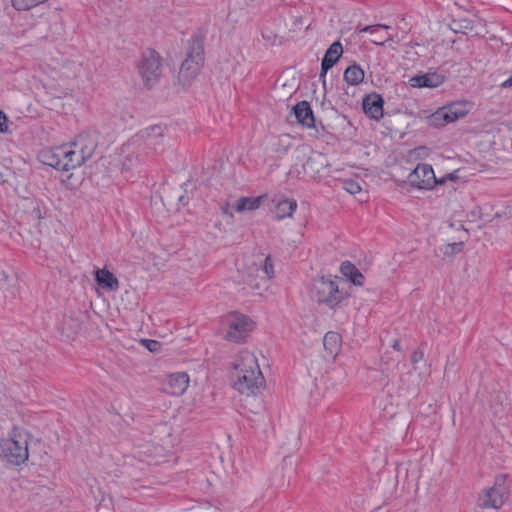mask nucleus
I'll return each instance as SVG.
<instances>
[{
	"label": "nucleus",
	"instance_id": "2eb2a0df",
	"mask_svg": "<svg viewBox=\"0 0 512 512\" xmlns=\"http://www.w3.org/2000/svg\"><path fill=\"white\" fill-rule=\"evenodd\" d=\"M295 117L299 124L312 128L315 123V118L310 104L307 101H302L293 107Z\"/></svg>",
	"mask_w": 512,
	"mask_h": 512
},
{
	"label": "nucleus",
	"instance_id": "393cba45",
	"mask_svg": "<svg viewBox=\"0 0 512 512\" xmlns=\"http://www.w3.org/2000/svg\"><path fill=\"white\" fill-rule=\"evenodd\" d=\"M363 79L364 71L358 65H351L344 72V80L350 85H358Z\"/></svg>",
	"mask_w": 512,
	"mask_h": 512
},
{
	"label": "nucleus",
	"instance_id": "f257e3e1",
	"mask_svg": "<svg viewBox=\"0 0 512 512\" xmlns=\"http://www.w3.org/2000/svg\"><path fill=\"white\" fill-rule=\"evenodd\" d=\"M231 380L234 389L243 395L251 396L260 392L264 385V377L252 352L243 350L235 356Z\"/></svg>",
	"mask_w": 512,
	"mask_h": 512
},
{
	"label": "nucleus",
	"instance_id": "f3484780",
	"mask_svg": "<svg viewBox=\"0 0 512 512\" xmlns=\"http://www.w3.org/2000/svg\"><path fill=\"white\" fill-rule=\"evenodd\" d=\"M444 82V77L438 73L417 75L410 79L412 87L436 88Z\"/></svg>",
	"mask_w": 512,
	"mask_h": 512
},
{
	"label": "nucleus",
	"instance_id": "72a5a7b5",
	"mask_svg": "<svg viewBox=\"0 0 512 512\" xmlns=\"http://www.w3.org/2000/svg\"><path fill=\"white\" fill-rule=\"evenodd\" d=\"M297 207V203L295 200H290V216L292 215L293 211H295Z\"/></svg>",
	"mask_w": 512,
	"mask_h": 512
},
{
	"label": "nucleus",
	"instance_id": "4be33fe9",
	"mask_svg": "<svg viewBox=\"0 0 512 512\" xmlns=\"http://www.w3.org/2000/svg\"><path fill=\"white\" fill-rule=\"evenodd\" d=\"M340 271L354 285L362 286L364 284L363 274L356 268L354 264L345 261L341 264Z\"/></svg>",
	"mask_w": 512,
	"mask_h": 512
},
{
	"label": "nucleus",
	"instance_id": "412c9836",
	"mask_svg": "<svg viewBox=\"0 0 512 512\" xmlns=\"http://www.w3.org/2000/svg\"><path fill=\"white\" fill-rule=\"evenodd\" d=\"M272 213L278 220L284 219L288 215V200L283 193L275 194L272 199Z\"/></svg>",
	"mask_w": 512,
	"mask_h": 512
},
{
	"label": "nucleus",
	"instance_id": "6e6552de",
	"mask_svg": "<svg viewBox=\"0 0 512 512\" xmlns=\"http://www.w3.org/2000/svg\"><path fill=\"white\" fill-rule=\"evenodd\" d=\"M139 75L147 87L153 86L161 77L162 61L154 50L146 51L137 65Z\"/></svg>",
	"mask_w": 512,
	"mask_h": 512
},
{
	"label": "nucleus",
	"instance_id": "6ab92c4d",
	"mask_svg": "<svg viewBox=\"0 0 512 512\" xmlns=\"http://www.w3.org/2000/svg\"><path fill=\"white\" fill-rule=\"evenodd\" d=\"M95 279L98 285L101 286L102 288L111 291H116L119 288L118 279L109 270L97 269L95 271Z\"/></svg>",
	"mask_w": 512,
	"mask_h": 512
},
{
	"label": "nucleus",
	"instance_id": "bb28decb",
	"mask_svg": "<svg viewBox=\"0 0 512 512\" xmlns=\"http://www.w3.org/2000/svg\"><path fill=\"white\" fill-rule=\"evenodd\" d=\"M47 0H11L12 6L17 11H28Z\"/></svg>",
	"mask_w": 512,
	"mask_h": 512
},
{
	"label": "nucleus",
	"instance_id": "dca6fc26",
	"mask_svg": "<svg viewBox=\"0 0 512 512\" xmlns=\"http://www.w3.org/2000/svg\"><path fill=\"white\" fill-rule=\"evenodd\" d=\"M63 151L61 146L49 148L41 151L40 159L45 165L51 166L63 171Z\"/></svg>",
	"mask_w": 512,
	"mask_h": 512
},
{
	"label": "nucleus",
	"instance_id": "1a4fd4ad",
	"mask_svg": "<svg viewBox=\"0 0 512 512\" xmlns=\"http://www.w3.org/2000/svg\"><path fill=\"white\" fill-rule=\"evenodd\" d=\"M224 324L226 326L225 339L231 342H241L254 327L253 321L245 315L232 313L228 315Z\"/></svg>",
	"mask_w": 512,
	"mask_h": 512
},
{
	"label": "nucleus",
	"instance_id": "e433bc0d",
	"mask_svg": "<svg viewBox=\"0 0 512 512\" xmlns=\"http://www.w3.org/2000/svg\"><path fill=\"white\" fill-rule=\"evenodd\" d=\"M385 40H386V39H382V38H381L379 41H378V40H373V42H374L375 44H383V43L385 42Z\"/></svg>",
	"mask_w": 512,
	"mask_h": 512
},
{
	"label": "nucleus",
	"instance_id": "2f4dec72",
	"mask_svg": "<svg viewBox=\"0 0 512 512\" xmlns=\"http://www.w3.org/2000/svg\"><path fill=\"white\" fill-rule=\"evenodd\" d=\"M8 129V118L4 112L0 111V132L6 133L8 132Z\"/></svg>",
	"mask_w": 512,
	"mask_h": 512
},
{
	"label": "nucleus",
	"instance_id": "aec40b11",
	"mask_svg": "<svg viewBox=\"0 0 512 512\" xmlns=\"http://www.w3.org/2000/svg\"><path fill=\"white\" fill-rule=\"evenodd\" d=\"M265 199L266 195H261L257 197H241L236 202L235 210L238 213L254 211L261 206Z\"/></svg>",
	"mask_w": 512,
	"mask_h": 512
},
{
	"label": "nucleus",
	"instance_id": "7c9ffc66",
	"mask_svg": "<svg viewBox=\"0 0 512 512\" xmlns=\"http://www.w3.org/2000/svg\"><path fill=\"white\" fill-rule=\"evenodd\" d=\"M424 359V351L416 349L411 353V362L415 365Z\"/></svg>",
	"mask_w": 512,
	"mask_h": 512
},
{
	"label": "nucleus",
	"instance_id": "473e14b6",
	"mask_svg": "<svg viewBox=\"0 0 512 512\" xmlns=\"http://www.w3.org/2000/svg\"><path fill=\"white\" fill-rule=\"evenodd\" d=\"M384 28H388V27L385 25H381V24L370 25V26H365L363 29H361V32H369V33L373 34V33H376L377 31L384 29Z\"/></svg>",
	"mask_w": 512,
	"mask_h": 512
},
{
	"label": "nucleus",
	"instance_id": "20e7f679",
	"mask_svg": "<svg viewBox=\"0 0 512 512\" xmlns=\"http://www.w3.org/2000/svg\"><path fill=\"white\" fill-rule=\"evenodd\" d=\"M341 280L321 277L314 281L311 289V297L318 303H323L329 308H335L346 297Z\"/></svg>",
	"mask_w": 512,
	"mask_h": 512
},
{
	"label": "nucleus",
	"instance_id": "cd10ccee",
	"mask_svg": "<svg viewBox=\"0 0 512 512\" xmlns=\"http://www.w3.org/2000/svg\"><path fill=\"white\" fill-rule=\"evenodd\" d=\"M342 188L350 194H357L362 191L360 182L353 179H345L342 182Z\"/></svg>",
	"mask_w": 512,
	"mask_h": 512
},
{
	"label": "nucleus",
	"instance_id": "58836bf2",
	"mask_svg": "<svg viewBox=\"0 0 512 512\" xmlns=\"http://www.w3.org/2000/svg\"><path fill=\"white\" fill-rule=\"evenodd\" d=\"M2 180V176L0 175V181Z\"/></svg>",
	"mask_w": 512,
	"mask_h": 512
},
{
	"label": "nucleus",
	"instance_id": "9d476101",
	"mask_svg": "<svg viewBox=\"0 0 512 512\" xmlns=\"http://www.w3.org/2000/svg\"><path fill=\"white\" fill-rule=\"evenodd\" d=\"M408 183L419 190H430L443 180H438L431 165L419 163L407 177Z\"/></svg>",
	"mask_w": 512,
	"mask_h": 512
},
{
	"label": "nucleus",
	"instance_id": "c9c22d12",
	"mask_svg": "<svg viewBox=\"0 0 512 512\" xmlns=\"http://www.w3.org/2000/svg\"><path fill=\"white\" fill-rule=\"evenodd\" d=\"M392 347H393L395 350H397V351H400V350H401L400 342H399L398 340H395V341L393 342Z\"/></svg>",
	"mask_w": 512,
	"mask_h": 512
},
{
	"label": "nucleus",
	"instance_id": "f704fd0d",
	"mask_svg": "<svg viewBox=\"0 0 512 512\" xmlns=\"http://www.w3.org/2000/svg\"><path fill=\"white\" fill-rule=\"evenodd\" d=\"M222 212L226 215H228L229 217H233V214L232 212L229 210V207L228 206H223L222 207Z\"/></svg>",
	"mask_w": 512,
	"mask_h": 512
},
{
	"label": "nucleus",
	"instance_id": "39448f33",
	"mask_svg": "<svg viewBox=\"0 0 512 512\" xmlns=\"http://www.w3.org/2000/svg\"><path fill=\"white\" fill-rule=\"evenodd\" d=\"M28 438L25 431L14 429L9 437L2 439L1 450L7 461L19 465L28 459Z\"/></svg>",
	"mask_w": 512,
	"mask_h": 512
},
{
	"label": "nucleus",
	"instance_id": "423d86ee",
	"mask_svg": "<svg viewBox=\"0 0 512 512\" xmlns=\"http://www.w3.org/2000/svg\"><path fill=\"white\" fill-rule=\"evenodd\" d=\"M509 497L505 475H498L493 486L483 489L478 495V506L482 509H500Z\"/></svg>",
	"mask_w": 512,
	"mask_h": 512
},
{
	"label": "nucleus",
	"instance_id": "4c0bfd02",
	"mask_svg": "<svg viewBox=\"0 0 512 512\" xmlns=\"http://www.w3.org/2000/svg\"><path fill=\"white\" fill-rule=\"evenodd\" d=\"M285 86H286V83H285V82L281 83V87H282V88H284Z\"/></svg>",
	"mask_w": 512,
	"mask_h": 512
},
{
	"label": "nucleus",
	"instance_id": "7ed1b4c3",
	"mask_svg": "<svg viewBox=\"0 0 512 512\" xmlns=\"http://www.w3.org/2000/svg\"><path fill=\"white\" fill-rule=\"evenodd\" d=\"M96 141L89 132L80 133L70 144L62 145L63 151V171L81 166L86 160L91 158L95 149Z\"/></svg>",
	"mask_w": 512,
	"mask_h": 512
},
{
	"label": "nucleus",
	"instance_id": "f03ea898",
	"mask_svg": "<svg viewBox=\"0 0 512 512\" xmlns=\"http://www.w3.org/2000/svg\"><path fill=\"white\" fill-rule=\"evenodd\" d=\"M273 275L271 258L264 254L245 257L243 266L239 269L241 281L253 290L262 288Z\"/></svg>",
	"mask_w": 512,
	"mask_h": 512
},
{
	"label": "nucleus",
	"instance_id": "9b49d317",
	"mask_svg": "<svg viewBox=\"0 0 512 512\" xmlns=\"http://www.w3.org/2000/svg\"><path fill=\"white\" fill-rule=\"evenodd\" d=\"M140 136L155 153H162L169 144L170 138L166 135V128L154 125L141 131Z\"/></svg>",
	"mask_w": 512,
	"mask_h": 512
},
{
	"label": "nucleus",
	"instance_id": "0eeeda50",
	"mask_svg": "<svg viewBox=\"0 0 512 512\" xmlns=\"http://www.w3.org/2000/svg\"><path fill=\"white\" fill-rule=\"evenodd\" d=\"M204 63V50L200 43H193L183 61L178 79L183 86H188L196 78Z\"/></svg>",
	"mask_w": 512,
	"mask_h": 512
},
{
	"label": "nucleus",
	"instance_id": "4468645a",
	"mask_svg": "<svg viewBox=\"0 0 512 512\" xmlns=\"http://www.w3.org/2000/svg\"><path fill=\"white\" fill-rule=\"evenodd\" d=\"M342 53L343 48L339 41H335L330 45L321 63V76L326 74L337 63Z\"/></svg>",
	"mask_w": 512,
	"mask_h": 512
},
{
	"label": "nucleus",
	"instance_id": "b1692460",
	"mask_svg": "<svg viewBox=\"0 0 512 512\" xmlns=\"http://www.w3.org/2000/svg\"><path fill=\"white\" fill-rule=\"evenodd\" d=\"M449 116L450 122L453 123L456 120L465 117L469 112V106L466 102H457L444 107Z\"/></svg>",
	"mask_w": 512,
	"mask_h": 512
},
{
	"label": "nucleus",
	"instance_id": "f8f14e48",
	"mask_svg": "<svg viewBox=\"0 0 512 512\" xmlns=\"http://www.w3.org/2000/svg\"><path fill=\"white\" fill-rule=\"evenodd\" d=\"M189 386V376L185 372H177L167 376L164 391L174 396H181Z\"/></svg>",
	"mask_w": 512,
	"mask_h": 512
},
{
	"label": "nucleus",
	"instance_id": "a878e982",
	"mask_svg": "<svg viewBox=\"0 0 512 512\" xmlns=\"http://www.w3.org/2000/svg\"><path fill=\"white\" fill-rule=\"evenodd\" d=\"M428 122L430 125H432L434 127H442V126H445V125L451 123L449 116H447V112L445 111L444 107L439 108L432 115H430L428 118Z\"/></svg>",
	"mask_w": 512,
	"mask_h": 512
},
{
	"label": "nucleus",
	"instance_id": "a211bd4d",
	"mask_svg": "<svg viewBox=\"0 0 512 512\" xmlns=\"http://www.w3.org/2000/svg\"><path fill=\"white\" fill-rule=\"evenodd\" d=\"M121 165L125 170H131L140 163V158L133 143L125 144L121 149Z\"/></svg>",
	"mask_w": 512,
	"mask_h": 512
},
{
	"label": "nucleus",
	"instance_id": "ddd939ff",
	"mask_svg": "<svg viewBox=\"0 0 512 512\" xmlns=\"http://www.w3.org/2000/svg\"><path fill=\"white\" fill-rule=\"evenodd\" d=\"M383 98L376 93L369 94L363 99V109L372 119L379 120L383 116Z\"/></svg>",
	"mask_w": 512,
	"mask_h": 512
},
{
	"label": "nucleus",
	"instance_id": "c756f323",
	"mask_svg": "<svg viewBox=\"0 0 512 512\" xmlns=\"http://www.w3.org/2000/svg\"><path fill=\"white\" fill-rule=\"evenodd\" d=\"M142 343L145 345V347L151 351V352H157L160 348V343L155 340H142Z\"/></svg>",
	"mask_w": 512,
	"mask_h": 512
},
{
	"label": "nucleus",
	"instance_id": "5701e85b",
	"mask_svg": "<svg viewBox=\"0 0 512 512\" xmlns=\"http://www.w3.org/2000/svg\"><path fill=\"white\" fill-rule=\"evenodd\" d=\"M325 350L330 356L335 357L341 348V336L337 332H327L323 339Z\"/></svg>",
	"mask_w": 512,
	"mask_h": 512
},
{
	"label": "nucleus",
	"instance_id": "c85d7f7f",
	"mask_svg": "<svg viewBox=\"0 0 512 512\" xmlns=\"http://www.w3.org/2000/svg\"><path fill=\"white\" fill-rule=\"evenodd\" d=\"M453 26L455 32L467 33V31L473 29L472 21L468 19L453 21Z\"/></svg>",
	"mask_w": 512,
	"mask_h": 512
}]
</instances>
